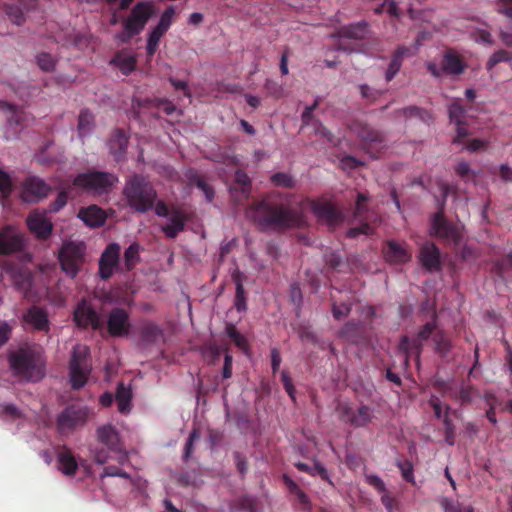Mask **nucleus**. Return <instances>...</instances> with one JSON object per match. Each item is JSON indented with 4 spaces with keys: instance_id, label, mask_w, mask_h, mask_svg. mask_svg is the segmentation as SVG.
<instances>
[{
    "instance_id": "412c9836",
    "label": "nucleus",
    "mask_w": 512,
    "mask_h": 512,
    "mask_svg": "<svg viewBox=\"0 0 512 512\" xmlns=\"http://www.w3.org/2000/svg\"><path fill=\"white\" fill-rule=\"evenodd\" d=\"M24 245L22 236L11 226L0 230V255H8L22 250Z\"/></svg>"
},
{
    "instance_id": "7c9ffc66",
    "label": "nucleus",
    "mask_w": 512,
    "mask_h": 512,
    "mask_svg": "<svg viewBox=\"0 0 512 512\" xmlns=\"http://www.w3.org/2000/svg\"><path fill=\"white\" fill-rule=\"evenodd\" d=\"M294 466L301 472L307 473L310 476H319L322 480L326 481L329 485L334 486V483L330 477V474L326 467L320 463L317 459H314V465L310 466L307 463L298 461L294 463Z\"/></svg>"
},
{
    "instance_id": "f03ea898",
    "label": "nucleus",
    "mask_w": 512,
    "mask_h": 512,
    "mask_svg": "<svg viewBox=\"0 0 512 512\" xmlns=\"http://www.w3.org/2000/svg\"><path fill=\"white\" fill-rule=\"evenodd\" d=\"M12 374L27 383L40 382L46 375V359L40 349L20 348L8 356Z\"/></svg>"
},
{
    "instance_id": "c85d7f7f",
    "label": "nucleus",
    "mask_w": 512,
    "mask_h": 512,
    "mask_svg": "<svg viewBox=\"0 0 512 512\" xmlns=\"http://www.w3.org/2000/svg\"><path fill=\"white\" fill-rule=\"evenodd\" d=\"M110 153L115 161H120L125 157L128 148V138L123 130L117 129L107 143Z\"/></svg>"
},
{
    "instance_id": "7ed1b4c3",
    "label": "nucleus",
    "mask_w": 512,
    "mask_h": 512,
    "mask_svg": "<svg viewBox=\"0 0 512 512\" xmlns=\"http://www.w3.org/2000/svg\"><path fill=\"white\" fill-rule=\"evenodd\" d=\"M123 195L130 208L139 213H146L151 210L158 196L147 177L137 173L127 177Z\"/></svg>"
},
{
    "instance_id": "ea45409f",
    "label": "nucleus",
    "mask_w": 512,
    "mask_h": 512,
    "mask_svg": "<svg viewBox=\"0 0 512 512\" xmlns=\"http://www.w3.org/2000/svg\"><path fill=\"white\" fill-rule=\"evenodd\" d=\"M225 333L238 349L243 351L245 354H248L249 344L247 338L243 334H241L233 325H227Z\"/></svg>"
},
{
    "instance_id": "20e7f679",
    "label": "nucleus",
    "mask_w": 512,
    "mask_h": 512,
    "mask_svg": "<svg viewBox=\"0 0 512 512\" xmlns=\"http://www.w3.org/2000/svg\"><path fill=\"white\" fill-rule=\"evenodd\" d=\"M91 354L86 345H76L73 347L69 360V382L74 390H79L85 386L91 373Z\"/></svg>"
},
{
    "instance_id": "9b49d317",
    "label": "nucleus",
    "mask_w": 512,
    "mask_h": 512,
    "mask_svg": "<svg viewBox=\"0 0 512 512\" xmlns=\"http://www.w3.org/2000/svg\"><path fill=\"white\" fill-rule=\"evenodd\" d=\"M121 247L113 242L106 246L99 259V276L103 280L111 278L119 265Z\"/></svg>"
},
{
    "instance_id": "a211bd4d",
    "label": "nucleus",
    "mask_w": 512,
    "mask_h": 512,
    "mask_svg": "<svg viewBox=\"0 0 512 512\" xmlns=\"http://www.w3.org/2000/svg\"><path fill=\"white\" fill-rule=\"evenodd\" d=\"M23 321L33 330L48 333L50 320L47 311L39 306H30L23 314Z\"/></svg>"
},
{
    "instance_id": "1a4fd4ad",
    "label": "nucleus",
    "mask_w": 512,
    "mask_h": 512,
    "mask_svg": "<svg viewBox=\"0 0 512 512\" xmlns=\"http://www.w3.org/2000/svg\"><path fill=\"white\" fill-rule=\"evenodd\" d=\"M153 13V3L150 1H141L132 8L130 15L123 23L127 25L132 32L140 34L149 19L152 17Z\"/></svg>"
},
{
    "instance_id": "c9c22d12",
    "label": "nucleus",
    "mask_w": 512,
    "mask_h": 512,
    "mask_svg": "<svg viewBox=\"0 0 512 512\" xmlns=\"http://www.w3.org/2000/svg\"><path fill=\"white\" fill-rule=\"evenodd\" d=\"M110 63L118 67L123 75L128 76L135 70L136 58L131 54L118 53L112 58Z\"/></svg>"
},
{
    "instance_id": "cd10ccee",
    "label": "nucleus",
    "mask_w": 512,
    "mask_h": 512,
    "mask_svg": "<svg viewBox=\"0 0 512 512\" xmlns=\"http://www.w3.org/2000/svg\"><path fill=\"white\" fill-rule=\"evenodd\" d=\"M78 218L90 228H97L105 223L106 215L104 211L96 205L81 208L78 212Z\"/></svg>"
},
{
    "instance_id": "a878e982",
    "label": "nucleus",
    "mask_w": 512,
    "mask_h": 512,
    "mask_svg": "<svg viewBox=\"0 0 512 512\" xmlns=\"http://www.w3.org/2000/svg\"><path fill=\"white\" fill-rule=\"evenodd\" d=\"M411 54L412 51L410 47L401 45L396 48L385 71L386 82H390L395 78L402 67L404 58L409 57Z\"/></svg>"
},
{
    "instance_id": "5701e85b",
    "label": "nucleus",
    "mask_w": 512,
    "mask_h": 512,
    "mask_svg": "<svg viewBox=\"0 0 512 512\" xmlns=\"http://www.w3.org/2000/svg\"><path fill=\"white\" fill-rule=\"evenodd\" d=\"M311 211L319 220L326 221L329 225H334L342 218L337 208L329 202H312Z\"/></svg>"
},
{
    "instance_id": "a19ab883",
    "label": "nucleus",
    "mask_w": 512,
    "mask_h": 512,
    "mask_svg": "<svg viewBox=\"0 0 512 512\" xmlns=\"http://www.w3.org/2000/svg\"><path fill=\"white\" fill-rule=\"evenodd\" d=\"M270 182L275 187L292 189L296 186V179L287 172H277L270 176Z\"/></svg>"
},
{
    "instance_id": "e433bc0d",
    "label": "nucleus",
    "mask_w": 512,
    "mask_h": 512,
    "mask_svg": "<svg viewBox=\"0 0 512 512\" xmlns=\"http://www.w3.org/2000/svg\"><path fill=\"white\" fill-rule=\"evenodd\" d=\"M395 113L396 115L404 116L406 119L417 118L425 123H428L432 119V115L428 110L416 105L403 107L401 109L396 110Z\"/></svg>"
},
{
    "instance_id": "79ce46f5",
    "label": "nucleus",
    "mask_w": 512,
    "mask_h": 512,
    "mask_svg": "<svg viewBox=\"0 0 512 512\" xmlns=\"http://www.w3.org/2000/svg\"><path fill=\"white\" fill-rule=\"evenodd\" d=\"M140 245L137 242L131 243L124 251V263L127 270H131L140 261Z\"/></svg>"
},
{
    "instance_id": "864d4df0",
    "label": "nucleus",
    "mask_w": 512,
    "mask_h": 512,
    "mask_svg": "<svg viewBox=\"0 0 512 512\" xmlns=\"http://www.w3.org/2000/svg\"><path fill=\"white\" fill-rule=\"evenodd\" d=\"M6 14L9 19L16 25H21L25 21V16L21 8L17 5L6 6Z\"/></svg>"
},
{
    "instance_id": "393cba45",
    "label": "nucleus",
    "mask_w": 512,
    "mask_h": 512,
    "mask_svg": "<svg viewBox=\"0 0 512 512\" xmlns=\"http://www.w3.org/2000/svg\"><path fill=\"white\" fill-rule=\"evenodd\" d=\"M370 24L366 20L352 22L342 26L338 35L341 39L364 40L369 32Z\"/></svg>"
},
{
    "instance_id": "dca6fc26",
    "label": "nucleus",
    "mask_w": 512,
    "mask_h": 512,
    "mask_svg": "<svg viewBox=\"0 0 512 512\" xmlns=\"http://www.w3.org/2000/svg\"><path fill=\"white\" fill-rule=\"evenodd\" d=\"M138 334L139 343L143 347L158 345L160 342H165L162 326L153 320L143 321L139 327Z\"/></svg>"
},
{
    "instance_id": "423d86ee",
    "label": "nucleus",
    "mask_w": 512,
    "mask_h": 512,
    "mask_svg": "<svg viewBox=\"0 0 512 512\" xmlns=\"http://www.w3.org/2000/svg\"><path fill=\"white\" fill-rule=\"evenodd\" d=\"M86 244L83 241H66L59 252V263L64 273L75 278L84 262Z\"/></svg>"
},
{
    "instance_id": "b1692460",
    "label": "nucleus",
    "mask_w": 512,
    "mask_h": 512,
    "mask_svg": "<svg viewBox=\"0 0 512 512\" xmlns=\"http://www.w3.org/2000/svg\"><path fill=\"white\" fill-rule=\"evenodd\" d=\"M168 221L161 227V231L167 238L174 239L185 228L186 216L184 212L174 209L171 211Z\"/></svg>"
},
{
    "instance_id": "bf43d9fd",
    "label": "nucleus",
    "mask_w": 512,
    "mask_h": 512,
    "mask_svg": "<svg viewBox=\"0 0 512 512\" xmlns=\"http://www.w3.org/2000/svg\"><path fill=\"white\" fill-rule=\"evenodd\" d=\"M281 381L283 383V387L286 391V393L289 395L292 401H296V390L293 385V382L290 378L289 373L286 370H283L281 372Z\"/></svg>"
},
{
    "instance_id": "2f4dec72",
    "label": "nucleus",
    "mask_w": 512,
    "mask_h": 512,
    "mask_svg": "<svg viewBox=\"0 0 512 512\" xmlns=\"http://www.w3.org/2000/svg\"><path fill=\"white\" fill-rule=\"evenodd\" d=\"M442 71L447 75H460L464 72L466 64L453 52H446L441 62Z\"/></svg>"
},
{
    "instance_id": "09e8293b",
    "label": "nucleus",
    "mask_w": 512,
    "mask_h": 512,
    "mask_svg": "<svg viewBox=\"0 0 512 512\" xmlns=\"http://www.w3.org/2000/svg\"><path fill=\"white\" fill-rule=\"evenodd\" d=\"M395 464L400 469L402 477L405 481L409 483L415 482L413 464L409 460L397 459Z\"/></svg>"
},
{
    "instance_id": "680f3d73",
    "label": "nucleus",
    "mask_w": 512,
    "mask_h": 512,
    "mask_svg": "<svg viewBox=\"0 0 512 512\" xmlns=\"http://www.w3.org/2000/svg\"><path fill=\"white\" fill-rule=\"evenodd\" d=\"M359 91L363 98L370 100V101L377 100L380 97V95L382 94V92L380 90L374 89L367 84H360Z\"/></svg>"
},
{
    "instance_id": "052dcab7",
    "label": "nucleus",
    "mask_w": 512,
    "mask_h": 512,
    "mask_svg": "<svg viewBox=\"0 0 512 512\" xmlns=\"http://www.w3.org/2000/svg\"><path fill=\"white\" fill-rule=\"evenodd\" d=\"M318 106V100H315L312 105L305 107L301 114V121L304 126H312L316 119L313 118V111Z\"/></svg>"
},
{
    "instance_id": "f3484780",
    "label": "nucleus",
    "mask_w": 512,
    "mask_h": 512,
    "mask_svg": "<svg viewBox=\"0 0 512 512\" xmlns=\"http://www.w3.org/2000/svg\"><path fill=\"white\" fill-rule=\"evenodd\" d=\"M26 224L31 233L38 239H48L52 234L53 224L47 218L45 212H31L26 219Z\"/></svg>"
},
{
    "instance_id": "58836bf2",
    "label": "nucleus",
    "mask_w": 512,
    "mask_h": 512,
    "mask_svg": "<svg viewBox=\"0 0 512 512\" xmlns=\"http://www.w3.org/2000/svg\"><path fill=\"white\" fill-rule=\"evenodd\" d=\"M387 258L390 261L404 263L409 260L410 256L407 251L399 245L396 241L390 240L387 243Z\"/></svg>"
},
{
    "instance_id": "f257e3e1",
    "label": "nucleus",
    "mask_w": 512,
    "mask_h": 512,
    "mask_svg": "<svg viewBox=\"0 0 512 512\" xmlns=\"http://www.w3.org/2000/svg\"><path fill=\"white\" fill-rule=\"evenodd\" d=\"M249 212L262 230H282L298 223V216L294 210L268 199L252 205Z\"/></svg>"
},
{
    "instance_id": "4d7b16f0",
    "label": "nucleus",
    "mask_w": 512,
    "mask_h": 512,
    "mask_svg": "<svg viewBox=\"0 0 512 512\" xmlns=\"http://www.w3.org/2000/svg\"><path fill=\"white\" fill-rule=\"evenodd\" d=\"M314 132L316 135H320L327 139V141L331 144H336V138L333 133L324 126L319 120H315L313 123Z\"/></svg>"
},
{
    "instance_id": "39448f33",
    "label": "nucleus",
    "mask_w": 512,
    "mask_h": 512,
    "mask_svg": "<svg viewBox=\"0 0 512 512\" xmlns=\"http://www.w3.org/2000/svg\"><path fill=\"white\" fill-rule=\"evenodd\" d=\"M118 181V176L114 173L89 171L77 175L74 184L93 195L101 196L109 193Z\"/></svg>"
},
{
    "instance_id": "aec40b11",
    "label": "nucleus",
    "mask_w": 512,
    "mask_h": 512,
    "mask_svg": "<svg viewBox=\"0 0 512 512\" xmlns=\"http://www.w3.org/2000/svg\"><path fill=\"white\" fill-rule=\"evenodd\" d=\"M74 321L77 326L82 328L91 327L94 330H98L102 327L103 322L97 311L91 306L86 304H80L74 311Z\"/></svg>"
},
{
    "instance_id": "2eb2a0df",
    "label": "nucleus",
    "mask_w": 512,
    "mask_h": 512,
    "mask_svg": "<svg viewBox=\"0 0 512 512\" xmlns=\"http://www.w3.org/2000/svg\"><path fill=\"white\" fill-rule=\"evenodd\" d=\"M419 262L430 272H439L442 269L440 249L433 242H425L419 249Z\"/></svg>"
},
{
    "instance_id": "bb28decb",
    "label": "nucleus",
    "mask_w": 512,
    "mask_h": 512,
    "mask_svg": "<svg viewBox=\"0 0 512 512\" xmlns=\"http://www.w3.org/2000/svg\"><path fill=\"white\" fill-rule=\"evenodd\" d=\"M351 131L365 143H382V134L369 124L355 120L350 125Z\"/></svg>"
},
{
    "instance_id": "a18cd8bd",
    "label": "nucleus",
    "mask_w": 512,
    "mask_h": 512,
    "mask_svg": "<svg viewBox=\"0 0 512 512\" xmlns=\"http://www.w3.org/2000/svg\"><path fill=\"white\" fill-rule=\"evenodd\" d=\"M512 57L506 50H498L494 52L487 61L486 69L491 71L497 64L501 62H511Z\"/></svg>"
},
{
    "instance_id": "8fccbe9b",
    "label": "nucleus",
    "mask_w": 512,
    "mask_h": 512,
    "mask_svg": "<svg viewBox=\"0 0 512 512\" xmlns=\"http://www.w3.org/2000/svg\"><path fill=\"white\" fill-rule=\"evenodd\" d=\"M235 182L241 186L242 192L246 196H248L251 191V185H252V181H251L250 177L248 176V174L241 169L236 170Z\"/></svg>"
},
{
    "instance_id": "37998d69",
    "label": "nucleus",
    "mask_w": 512,
    "mask_h": 512,
    "mask_svg": "<svg viewBox=\"0 0 512 512\" xmlns=\"http://www.w3.org/2000/svg\"><path fill=\"white\" fill-rule=\"evenodd\" d=\"M465 115L466 109L458 101L448 105V116L451 123L465 124Z\"/></svg>"
},
{
    "instance_id": "6e6552de",
    "label": "nucleus",
    "mask_w": 512,
    "mask_h": 512,
    "mask_svg": "<svg viewBox=\"0 0 512 512\" xmlns=\"http://www.w3.org/2000/svg\"><path fill=\"white\" fill-rule=\"evenodd\" d=\"M430 234L454 245H458L461 240V235L457 228L445 219L444 211H436L431 216Z\"/></svg>"
},
{
    "instance_id": "774afa93",
    "label": "nucleus",
    "mask_w": 512,
    "mask_h": 512,
    "mask_svg": "<svg viewBox=\"0 0 512 512\" xmlns=\"http://www.w3.org/2000/svg\"><path fill=\"white\" fill-rule=\"evenodd\" d=\"M441 506L444 512H462L461 505L458 501L449 498H443Z\"/></svg>"
},
{
    "instance_id": "49530a36",
    "label": "nucleus",
    "mask_w": 512,
    "mask_h": 512,
    "mask_svg": "<svg viewBox=\"0 0 512 512\" xmlns=\"http://www.w3.org/2000/svg\"><path fill=\"white\" fill-rule=\"evenodd\" d=\"M21 122L17 117L8 119L4 127V137L6 140L16 139L20 132Z\"/></svg>"
},
{
    "instance_id": "69168bd1",
    "label": "nucleus",
    "mask_w": 512,
    "mask_h": 512,
    "mask_svg": "<svg viewBox=\"0 0 512 512\" xmlns=\"http://www.w3.org/2000/svg\"><path fill=\"white\" fill-rule=\"evenodd\" d=\"M365 480L368 485L374 487L379 493L386 492V485L377 474H366Z\"/></svg>"
},
{
    "instance_id": "0e129e2a",
    "label": "nucleus",
    "mask_w": 512,
    "mask_h": 512,
    "mask_svg": "<svg viewBox=\"0 0 512 512\" xmlns=\"http://www.w3.org/2000/svg\"><path fill=\"white\" fill-rule=\"evenodd\" d=\"M443 424H444V428H445V442L448 445L452 446L455 443V437H454L455 427H454L451 419L447 415L443 418Z\"/></svg>"
},
{
    "instance_id": "72a5a7b5",
    "label": "nucleus",
    "mask_w": 512,
    "mask_h": 512,
    "mask_svg": "<svg viewBox=\"0 0 512 512\" xmlns=\"http://www.w3.org/2000/svg\"><path fill=\"white\" fill-rule=\"evenodd\" d=\"M94 127L95 123L93 113L87 108L82 109L78 116L77 125L79 137L81 139H84L85 137L91 135L92 131L94 130Z\"/></svg>"
},
{
    "instance_id": "4be33fe9",
    "label": "nucleus",
    "mask_w": 512,
    "mask_h": 512,
    "mask_svg": "<svg viewBox=\"0 0 512 512\" xmlns=\"http://www.w3.org/2000/svg\"><path fill=\"white\" fill-rule=\"evenodd\" d=\"M437 386L460 405L469 404L474 399V392L471 386L461 384L459 388H455L447 385L444 381L437 382Z\"/></svg>"
},
{
    "instance_id": "5fc2aeb1",
    "label": "nucleus",
    "mask_w": 512,
    "mask_h": 512,
    "mask_svg": "<svg viewBox=\"0 0 512 512\" xmlns=\"http://www.w3.org/2000/svg\"><path fill=\"white\" fill-rule=\"evenodd\" d=\"M352 305L350 303L342 302L340 304H332V315L336 320H341L347 317L351 312Z\"/></svg>"
},
{
    "instance_id": "603ef678",
    "label": "nucleus",
    "mask_w": 512,
    "mask_h": 512,
    "mask_svg": "<svg viewBox=\"0 0 512 512\" xmlns=\"http://www.w3.org/2000/svg\"><path fill=\"white\" fill-rule=\"evenodd\" d=\"M12 192V180L8 172L0 167V193L8 197Z\"/></svg>"
},
{
    "instance_id": "6ab92c4d",
    "label": "nucleus",
    "mask_w": 512,
    "mask_h": 512,
    "mask_svg": "<svg viewBox=\"0 0 512 512\" xmlns=\"http://www.w3.org/2000/svg\"><path fill=\"white\" fill-rule=\"evenodd\" d=\"M436 328V321L432 320L424 324L420 330L418 331L416 337L414 339H410L408 336L404 335L400 339L399 347L406 354L410 352V350H417L418 354L422 348V342L426 341L430 338L431 334L434 332Z\"/></svg>"
},
{
    "instance_id": "ddd939ff",
    "label": "nucleus",
    "mask_w": 512,
    "mask_h": 512,
    "mask_svg": "<svg viewBox=\"0 0 512 512\" xmlns=\"http://www.w3.org/2000/svg\"><path fill=\"white\" fill-rule=\"evenodd\" d=\"M107 329L113 337H124L129 334V313L121 307H114L108 314Z\"/></svg>"
},
{
    "instance_id": "de8ad7c7",
    "label": "nucleus",
    "mask_w": 512,
    "mask_h": 512,
    "mask_svg": "<svg viewBox=\"0 0 512 512\" xmlns=\"http://www.w3.org/2000/svg\"><path fill=\"white\" fill-rule=\"evenodd\" d=\"M36 63L44 72H52L55 69V60L51 54L41 52L36 55Z\"/></svg>"
},
{
    "instance_id": "473e14b6",
    "label": "nucleus",
    "mask_w": 512,
    "mask_h": 512,
    "mask_svg": "<svg viewBox=\"0 0 512 512\" xmlns=\"http://www.w3.org/2000/svg\"><path fill=\"white\" fill-rule=\"evenodd\" d=\"M133 393L130 386H125L123 382L118 383L115 394L118 411L121 414H128L131 411V401Z\"/></svg>"
},
{
    "instance_id": "f8f14e48",
    "label": "nucleus",
    "mask_w": 512,
    "mask_h": 512,
    "mask_svg": "<svg viewBox=\"0 0 512 512\" xmlns=\"http://www.w3.org/2000/svg\"><path fill=\"white\" fill-rule=\"evenodd\" d=\"M49 191L50 186L43 179L31 176L23 183L21 198L27 203H38L47 196Z\"/></svg>"
},
{
    "instance_id": "338daca9",
    "label": "nucleus",
    "mask_w": 512,
    "mask_h": 512,
    "mask_svg": "<svg viewBox=\"0 0 512 512\" xmlns=\"http://www.w3.org/2000/svg\"><path fill=\"white\" fill-rule=\"evenodd\" d=\"M371 232V227L367 223H363L357 227H352L347 230L346 236L348 238L354 239L359 235H369Z\"/></svg>"
},
{
    "instance_id": "4c0bfd02",
    "label": "nucleus",
    "mask_w": 512,
    "mask_h": 512,
    "mask_svg": "<svg viewBox=\"0 0 512 512\" xmlns=\"http://www.w3.org/2000/svg\"><path fill=\"white\" fill-rule=\"evenodd\" d=\"M232 279L236 287L234 306L238 312H244L247 310V303L245 290L242 283V274L240 272H237L232 275Z\"/></svg>"
},
{
    "instance_id": "0eeeda50",
    "label": "nucleus",
    "mask_w": 512,
    "mask_h": 512,
    "mask_svg": "<svg viewBox=\"0 0 512 512\" xmlns=\"http://www.w3.org/2000/svg\"><path fill=\"white\" fill-rule=\"evenodd\" d=\"M90 409L86 405H67L56 417V430L61 435H69L85 425Z\"/></svg>"
},
{
    "instance_id": "f704fd0d",
    "label": "nucleus",
    "mask_w": 512,
    "mask_h": 512,
    "mask_svg": "<svg viewBox=\"0 0 512 512\" xmlns=\"http://www.w3.org/2000/svg\"><path fill=\"white\" fill-rule=\"evenodd\" d=\"M58 469L65 475H74L78 468V464L73 457L72 453L63 449L57 455Z\"/></svg>"
},
{
    "instance_id": "6e6d98bb",
    "label": "nucleus",
    "mask_w": 512,
    "mask_h": 512,
    "mask_svg": "<svg viewBox=\"0 0 512 512\" xmlns=\"http://www.w3.org/2000/svg\"><path fill=\"white\" fill-rule=\"evenodd\" d=\"M91 453L93 460L99 465L105 464L108 459L112 458V452H110L107 447L92 448Z\"/></svg>"
},
{
    "instance_id": "e2e57ef3",
    "label": "nucleus",
    "mask_w": 512,
    "mask_h": 512,
    "mask_svg": "<svg viewBox=\"0 0 512 512\" xmlns=\"http://www.w3.org/2000/svg\"><path fill=\"white\" fill-rule=\"evenodd\" d=\"M362 165H364V162L351 155H346L340 160V166L345 171L354 170Z\"/></svg>"
},
{
    "instance_id": "4468645a",
    "label": "nucleus",
    "mask_w": 512,
    "mask_h": 512,
    "mask_svg": "<svg viewBox=\"0 0 512 512\" xmlns=\"http://www.w3.org/2000/svg\"><path fill=\"white\" fill-rule=\"evenodd\" d=\"M373 409L368 405H360L355 411L350 406H345L341 412V419L353 428L366 427L373 419Z\"/></svg>"
},
{
    "instance_id": "13d9d810",
    "label": "nucleus",
    "mask_w": 512,
    "mask_h": 512,
    "mask_svg": "<svg viewBox=\"0 0 512 512\" xmlns=\"http://www.w3.org/2000/svg\"><path fill=\"white\" fill-rule=\"evenodd\" d=\"M68 201V193L66 191H61L58 193L56 199L49 204L48 211L51 213L59 212Z\"/></svg>"
},
{
    "instance_id": "c03bdc74",
    "label": "nucleus",
    "mask_w": 512,
    "mask_h": 512,
    "mask_svg": "<svg viewBox=\"0 0 512 512\" xmlns=\"http://www.w3.org/2000/svg\"><path fill=\"white\" fill-rule=\"evenodd\" d=\"M0 417L8 420H22L26 416L23 411L12 403L0 404Z\"/></svg>"
},
{
    "instance_id": "3c124183",
    "label": "nucleus",
    "mask_w": 512,
    "mask_h": 512,
    "mask_svg": "<svg viewBox=\"0 0 512 512\" xmlns=\"http://www.w3.org/2000/svg\"><path fill=\"white\" fill-rule=\"evenodd\" d=\"M438 189L440 192L439 196H441L440 211H444L448 196L450 194L456 193V186L445 181H440L438 183Z\"/></svg>"
},
{
    "instance_id": "c756f323",
    "label": "nucleus",
    "mask_w": 512,
    "mask_h": 512,
    "mask_svg": "<svg viewBox=\"0 0 512 512\" xmlns=\"http://www.w3.org/2000/svg\"><path fill=\"white\" fill-rule=\"evenodd\" d=\"M97 437L99 442L107 447L109 451H116L120 446L119 434L111 424L98 427Z\"/></svg>"
},
{
    "instance_id": "9d476101",
    "label": "nucleus",
    "mask_w": 512,
    "mask_h": 512,
    "mask_svg": "<svg viewBox=\"0 0 512 512\" xmlns=\"http://www.w3.org/2000/svg\"><path fill=\"white\" fill-rule=\"evenodd\" d=\"M2 270L7 276H9L14 288L18 292L22 293L24 297H28L33 285V277L31 273L14 263L4 264L2 266Z\"/></svg>"
}]
</instances>
